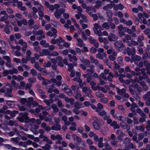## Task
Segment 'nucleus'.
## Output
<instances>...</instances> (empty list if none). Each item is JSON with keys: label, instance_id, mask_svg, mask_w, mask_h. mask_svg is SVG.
Instances as JSON below:
<instances>
[{"label": "nucleus", "instance_id": "1", "mask_svg": "<svg viewBox=\"0 0 150 150\" xmlns=\"http://www.w3.org/2000/svg\"><path fill=\"white\" fill-rule=\"evenodd\" d=\"M93 25L94 27L93 28V30L95 34L98 35L99 36H102L103 35L105 36H107L108 35V33L106 31H104L103 33L101 32V30H103L102 28L98 23H95Z\"/></svg>", "mask_w": 150, "mask_h": 150}, {"label": "nucleus", "instance_id": "2", "mask_svg": "<svg viewBox=\"0 0 150 150\" xmlns=\"http://www.w3.org/2000/svg\"><path fill=\"white\" fill-rule=\"evenodd\" d=\"M42 114L44 116L42 115H40L39 116V117L41 120L44 119L45 121L49 122L50 124H53V122L51 121L53 117L51 115H48V113L46 111H43L42 112Z\"/></svg>", "mask_w": 150, "mask_h": 150}, {"label": "nucleus", "instance_id": "3", "mask_svg": "<svg viewBox=\"0 0 150 150\" xmlns=\"http://www.w3.org/2000/svg\"><path fill=\"white\" fill-rule=\"evenodd\" d=\"M33 100V98L30 97L28 98L27 100L25 98H21L20 99V101L22 105L25 104L27 106L30 107L31 105L32 101Z\"/></svg>", "mask_w": 150, "mask_h": 150}, {"label": "nucleus", "instance_id": "4", "mask_svg": "<svg viewBox=\"0 0 150 150\" xmlns=\"http://www.w3.org/2000/svg\"><path fill=\"white\" fill-rule=\"evenodd\" d=\"M20 115L21 117H17V119L19 121L23 122L24 120L25 121H27L28 119V114L27 113H21Z\"/></svg>", "mask_w": 150, "mask_h": 150}, {"label": "nucleus", "instance_id": "5", "mask_svg": "<svg viewBox=\"0 0 150 150\" xmlns=\"http://www.w3.org/2000/svg\"><path fill=\"white\" fill-rule=\"evenodd\" d=\"M65 11V9L63 8L56 9L54 13L55 17L57 19L60 18L62 14L64 13Z\"/></svg>", "mask_w": 150, "mask_h": 150}, {"label": "nucleus", "instance_id": "6", "mask_svg": "<svg viewBox=\"0 0 150 150\" xmlns=\"http://www.w3.org/2000/svg\"><path fill=\"white\" fill-rule=\"evenodd\" d=\"M115 48L117 50L121 51L122 50V48L123 47L124 45L121 41H118L114 43Z\"/></svg>", "mask_w": 150, "mask_h": 150}, {"label": "nucleus", "instance_id": "7", "mask_svg": "<svg viewBox=\"0 0 150 150\" xmlns=\"http://www.w3.org/2000/svg\"><path fill=\"white\" fill-rule=\"evenodd\" d=\"M143 98L145 100H146V104L147 105H150V91L147 92L146 94L144 95Z\"/></svg>", "mask_w": 150, "mask_h": 150}, {"label": "nucleus", "instance_id": "8", "mask_svg": "<svg viewBox=\"0 0 150 150\" xmlns=\"http://www.w3.org/2000/svg\"><path fill=\"white\" fill-rule=\"evenodd\" d=\"M64 42V40L61 37L57 39V43L60 49H62L63 48V46L62 44Z\"/></svg>", "mask_w": 150, "mask_h": 150}, {"label": "nucleus", "instance_id": "9", "mask_svg": "<svg viewBox=\"0 0 150 150\" xmlns=\"http://www.w3.org/2000/svg\"><path fill=\"white\" fill-rule=\"evenodd\" d=\"M18 43L23 46L22 48V51L24 52L26 50V48L27 47V43L25 42L24 41L23 39H21L19 40Z\"/></svg>", "mask_w": 150, "mask_h": 150}, {"label": "nucleus", "instance_id": "10", "mask_svg": "<svg viewBox=\"0 0 150 150\" xmlns=\"http://www.w3.org/2000/svg\"><path fill=\"white\" fill-rule=\"evenodd\" d=\"M62 88L67 93L68 95L71 96L72 94V92L71 90L68 88L66 84L64 83L62 85Z\"/></svg>", "mask_w": 150, "mask_h": 150}, {"label": "nucleus", "instance_id": "11", "mask_svg": "<svg viewBox=\"0 0 150 150\" xmlns=\"http://www.w3.org/2000/svg\"><path fill=\"white\" fill-rule=\"evenodd\" d=\"M94 71L92 69H87V71L88 72L87 74L88 77L86 79V81L88 83H90L91 82V80L92 79L91 78V75L94 72Z\"/></svg>", "mask_w": 150, "mask_h": 150}, {"label": "nucleus", "instance_id": "12", "mask_svg": "<svg viewBox=\"0 0 150 150\" xmlns=\"http://www.w3.org/2000/svg\"><path fill=\"white\" fill-rule=\"evenodd\" d=\"M33 33L34 35H41L42 38H45V35L42 30H40L38 31L33 30Z\"/></svg>", "mask_w": 150, "mask_h": 150}, {"label": "nucleus", "instance_id": "13", "mask_svg": "<svg viewBox=\"0 0 150 150\" xmlns=\"http://www.w3.org/2000/svg\"><path fill=\"white\" fill-rule=\"evenodd\" d=\"M16 21L17 23V25L19 26H21L22 25V24L25 25H27L28 22L25 19H23L19 21L18 19H16Z\"/></svg>", "mask_w": 150, "mask_h": 150}, {"label": "nucleus", "instance_id": "14", "mask_svg": "<svg viewBox=\"0 0 150 150\" xmlns=\"http://www.w3.org/2000/svg\"><path fill=\"white\" fill-rule=\"evenodd\" d=\"M72 138L74 141L77 143H80L82 141L81 138L75 134L71 135Z\"/></svg>", "mask_w": 150, "mask_h": 150}, {"label": "nucleus", "instance_id": "15", "mask_svg": "<svg viewBox=\"0 0 150 150\" xmlns=\"http://www.w3.org/2000/svg\"><path fill=\"white\" fill-rule=\"evenodd\" d=\"M113 117L116 119L123 121L124 116L120 115L118 112H116L114 115Z\"/></svg>", "mask_w": 150, "mask_h": 150}, {"label": "nucleus", "instance_id": "16", "mask_svg": "<svg viewBox=\"0 0 150 150\" xmlns=\"http://www.w3.org/2000/svg\"><path fill=\"white\" fill-rule=\"evenodd\" d=\"M97 90L98 91H101L104 93H106L107 92V90H109L110 88L109 86L108 85H105V87H100L98 86Z\"/></svg>", "mask_w": 150, "mask_h": 150}, {"label": "nucleus", "instance_id": "17", "mask_svg": "<svg viewBox=\"0 0 150 150\" xmlns=\"http://www.w3.org/2000/svg\"><path fill=\"white\" fill-rule=\"evenodd\" d=\"M108 39L110 41H112L117 40L118 39V37L116 35L110 33L109 35L108 36Z\"/></svg>", "mask_w": 150, "mask_h": 150}, {"label": "nucleus", "instance_id": "18", "mask_svg": "<svg viewBox=\"0 0 150 150\" xmlns=\"http://www.w3.org/2000/svg\"><path fill=\"white\" fill-rule=\"evenodd\" d=\"M12 28L9 24H6V27L4 29V32L8 34L10 33L11 31L12 30Z\"/></svg>", "mask_w": 150, "mask_h": 150}, {"label": "nucleus", "instance_id": "19", "mask_svg": "<svg viewBox=\"0 0 150 150\" xmlns=\"http://www.w3.org/2000/svg\"><path fill=\"white\" fill-rule=\"evenodd\" d=\"M89 136L91 138L93 137L95 141L96 142H97V140L99 139L98 136L96 134L94 133L92 131H91L89 132Z\"/></svg>", "mask_w": 150, "mask_h": 150}, {"label": "nucleus", "instance_id": "20", "mask_svg": "<svg viewBox=\"0 0 150 150\" xmlns=\"http://www.w3.org/2000/svg\"><path fill=\"white\" fill-rule=\"evenodd\" d=\"M17 6L18 8L23 11H25L26 8L25 6H23V4L21 1H18L17 2Z\"/></svg>", "mask_w": 150, "mask_h": 150}, {"label": "nucleus", "instance_id": "21", "mask_svg": "<svg viewBox=\"0 0 150 150\" xmlns=\"http://www.w3.org/2000/svg\"><path fill=\"white\" fill-rule=\"evenodd\" d=\"M127 54L129 55H134L135 54V50L133 48L130 49L128 47L127 48Z\"/></svg>", "mask_w": 150, "mask_h": 150}, {"label": "nucleus", "instance_id": "22", "mask_svg": "<svg viewBox=\"0 0 150 150\" xmlns=\"http://www.w3.org/2000/svg\"><path fill=\"white\" fill-rule=\"evenodd\" d=\"M8 15H4L3 17L1 18L0 20L2 21H4L6 24H9V20H8Z\"/></svg>", "mask_w": 150, "mask_h": 150}, {"label": "nucleus", "instance_id": "23", "mask_svg": "<svg viewBox=\"0 0 150 150\" xmlns=\"http://www.w3.org/2000/svg\"><path fill=\"white\" fill-rule=\"evenodd\" d=\"M10 22L13 25L15 26L14 28V31L16 32L19 31V29L18 27L16 26L17 24L16 21L13 19L11 20Z\"/></svg>", "mask_w": 150, "mask_h": 150}, {"label": "nucleus", "instance_id": "24", "mask_svg": "<svg viewBox=\"0 0 150 150\" xmlns=\"http://www.w3.org/2000/svg\"><path fill=\"white\" fill-rule=\"evenodd\" d=\"M73 80L74 81H78L79 84L80 86H83L84 85H86V82H84L83 83H82V80L80 78L78 77L75 78L73 79Z\"/></svg>", "mask_w": 150, "mask_h": 150}, {"label": "nucleus", "instance_id": "25", "mask_svg": "<svg viewBox=\"0 0 150 150\" xmlns=\"http://www.w3.org/2000/svg\"><path fill=\"white\" fill-rule=\"evenodd\" d=\"M50 137L51 139L53 140L55 139H57L58 140H62V136L59 135H51Z\"/></svg>", "mask_w": 150, "mask_h": 150}, {"label": "nucleus", "instance_id": "26", "mask_svg": "<svg viewBox=\"0 0 150 150\" xmlns=\"http://www.w3.org/2000/svg\"><path fill=\"white\" fill-rule=\"evenodd\" d=\"M96 57L99 59H103L104 57H107V54L105 53H103L102 54L98 53L97 54Z\"/></svg>", "mask_w": 150, "mask_h": 150}, {"label": "nucleus", "instance_id": "27", "mask_svg": "<svg viewBox=\"0 0 150 150\" xmlns=\"http://www.w3.org/2000/svg\"><path fill=\"white\" fill-rule=\"evenodd\" d=\"M49 52L48 50L46 49H43L42 52H40V54L41 56L44 55H50Z\"/></svg>", "mask_w": 150, "mask_h": 150}, {"label": "nucleus", "instance_id": "28", "mask_svg": "<svg viewBox=\"0 0 150 150\" xmlns=\"http://www.w3.org/2000/svg\"><path fill=\"white\" fill-rule=\"evenodd\" d=\"M29 111L32 113H35V115L37 116L38 117H39V116L40 115H42L41 114H38V113L40 112V110L38 108H36L34 111L33 110H30Z\"/></svg>", "mask_w": 150, "mask_h": 150}, {"label": "nucleus", "instance_id": "29", "mask_svg": "<svg viewBox=\"0 0 150 150\" xmlns=\"http://www.w3.org/2000/svg\"><path fill=\"white\" fill-rule=\"evenodd\" d=\"M51 23L52 25L56 28H59L60 27V24L55 20H52L51 22Z\"/></svg>", "mask_w": 150, "mask_h": 150}, {"label": "nucleus", "instance_id": "30", "mask_svg": "<svg viewBox=\"0 0 150 150\" xmlns=\"http://www.w3.org/2000/svg\"><path fill=\"white\" fill-rule=\"evenodd\" d=\"M90 85L91 86L93 90H97L98 87V86H96V83L93 81H92L90 83Z\"/></svg>", "mask_w": 150, "mask_h": 150}, {"label": "nucleus", "instance_id": "31", "mask_svg": "<svg viewBox=\"0 0 150 150\" xmlns=\"http://www.w3.org/2000/svg\"><path fill=\"white\" fill-rule=\"evenodd\" d=\"M103 140V138L102 137H100L97 140V142H99L98 144V147L100 148H102L103 146V144L102 143Z\"/></svg>", "mask_w": 150, "mask_h": 150}, {"label": "nucleus", "instance_id": "32", "mask_svg": "<svg viewBox=\"0 0 150 150\" xmlns=\"http://www.w3.org/2000/svg\"><path fill=\"white\" fill-rule=\"evenodd\" d=\"M61 129V125L59 123H57L55 126H53L51 127L52 130L55 131H58Z\"/></svg>", "mask_w": 150, "mask_h": 150}, {"label": "nucleus", "instance_id": "33", "mask_svg": "<svg viewBox=\"0 0 150 150\" xmlns=\"http://www.w3.org/2000/svg\"><path fill=\"white\" fill-rule=\"evenodd\" d=\"M71 126L69 127V129L72 131H75L76 130V124L74 122H73L71 124Z\"/></svg>", "mask_w": 150, "mask_h": 150}, {"label": "nucleus", "instance_id": "34", "mask_svg": "<svg viewBox=\"0 0 150 150\" xmlns=\"http://www.w3.org/2000/svg\"><path fill=\"white\" fill-rule=\"evenodd\" d=\"M93 126L95 129L99 130L100 129V126L98 122H93L92 123Z\"/></svg>", "mask_w": 150, "mask_h": 150}, {"label": "nucleus", "instance_id": "35", "mask_svg": "<svg viewBox=\"0 0 150 150\" xmlns=\"http://www.w3.org/2000/svg\"><path fill=\"white\" fill-rule=\"evenodd\" d=\"M11 83L13 87L16 89L21 88V86L18 83H16L15 81L14 80H12L11 81Z\"/></svg>", "mask_w": 150, "mask_h": 150}, {"label": "nucleus", "instance_id": "36", "mask_svg": "<svg viewBox=\"0 0 150 150\" xmlns=\"http://www.w3.org/2000/svg\"><path fill=\"white\" fill-rule=\"evenodd\" d=\"M116 89L118 94L120 95H123L125 92V90L124 88L120 89L118 87H117Z\"/></svg>", "mask_w": 150, "mask_h": 150}, {"label": "nucleus", "instance_id": "37", "mask_svg": "<svg viewBox=\"0 0 150 150\" xmlns=\"http://www.w3.org/2000/svg\"><path fill=\"white\" fill-rule=\"evenodd\" d=\"M77 145V144H73L72 143H70L69 146L71 149H74L76 148L77 150H80V148L78 146H75V145Z\"/></svg>", "mask_w": 150, "mask_h": 150}, {"label": "nucleus", "instance_id": "38", "mask_svg": "<svg viewBox=\"0 0 150 150\" xmlns=\"http://www.w3.org/2000/svg\"><path fill=\"white\" fill-rule=\"evenodd\" d=\"M110 116L108 115H106L104 117V120L106 121L109 124H111L112 122V120L110 118Z\"/></svg>", "mask_w": 150, "mask_h": 150}, {"label": "nucleus", "instance_id": "39", "mask_svg": "<svg viewBox=\"0 0 150 150\" xmlns=\"http://www.w3.org/2000/svg\"><path fill=\"white\" fill-rule=\"evenodd\" d=\"M133 86L134 87L133 89L134 91H136L137 89L139 92L141 91V88L138 86V84L137 83H134L133 85Z\"/></svg>", "mask_w": 150, "mask_h": 150}, {"label": "nucleus", "instance_id": "40", "mask_svg": "<svg viewBox=\"0 0 150 150\" xmlns=\"http://www.w3.org/2000/svg\"><path fill=\"white\" fill-rule=\"evenodd\" d=\"M80 59L83 63L85 64H89L90 63V62L89 60L87 59H85L83 57H80Z\"/></svg>", "mask_w": 150, "mask_h": 150}, {"label": "nucleus", "instance_id": "41", "mask_svg": "<svg viewBox=\"0 0 150 150\" xmlns=\"http://www.w3.org/2000/svg\"><path fill=\"white\" fill-rule=\"evenodd\" d=\"M124 7L123 5L121 4H119L118 5H115L114 6V9L116 11L118 10H122Z\"/></svg>", "mask_w": 150, "mask_h": 150}, {"label": "nucleus", "instance_id": "42", "mask_svg": "<svg viewBox=\"0 0 150 150\" xmlns=\"http://www.w3.org/2000/svg\"><path fill=\"white\" fill-rule=\"evenodd\" d=\"M77 41L78 42L77 45L79 47H82L85 46V44L83 43V41L81 38H79V39H78Z\"/></svg>", "mask_w": 150, "mask_h": 150}, {"label": "nucleus", "instance_id": "43", "mask_svg": "<svg viewBox=\"0 0 150 150\" xmlns=\"http://www.w3.org/2000/svg\"><path fill=\"white\" fill-rule=\"evenodd\" d=\"M110 125L113 127L114 129H119L120 128V126L117 124V122L116 121H113L110 124Z\"/></svg>", "mask_w": 150, "mask_h": 150}, {"label": "nucleus", "instance_id": "44", "mask_svg": "<svg viewBox=\"0 0 150 150\" xmlns=\"http://www.w3.org/2000/svg\"><path fill=\"white\" fill-rule=\"evenodd\" d=\"M113 6H114V4L113 2H112L111 4H108L106 6H104L103 7V9L104 10H107L108 9L112 8Z\"/></svg>", "mask_w": 150, "mask_h": 150}, {"label": "nucleus", "instance_id": "45", "mask_svg": "<svg viewBox=\"0 0 150 150\" xmlns=\"http://www.w3.org/2000/svg\"><path fill=\"white\" fill-rule=\"evenodd\" d=\"M117 56V53L113 54L112 55H109V58L110 60L111 61H114L116 59V57Z\"/></svg>", "mask_w": 150, "mask_h": 150}, {"label": "nucleus", "instance_id": "46", "mask_svg": "<svg viewBox=\"0 0 150 150\" xmlns=\"http://www.w3.org/2000/svg\"><path fill=\"white\" fill-rule=\"evenodd\" d=\"M103 105L101 104L100 103H98L97 104V107L96 109V112H98L103 109Z\"/></svg>", "mask_w": 150, "mask_h": 150}, {"label": "nucleus", "instance_id": "47", "mask_svg": "<svg viewBox=\"0 0 150 150\" xmlns=\"http://www.w3.org/2000/svg\"><path fill=\"white\" fill-rule=\"evenodd\" d=\"M40 44L42 45L44 47H47L49 46V44L47 43L46 40H42L40 42Z\"/></svg>", "mask_w": 150, "mask_h": 150}, {"label": "nucleus", "instance_id": "48", "mask_svg": "<svg viewBox=\"0 0 150 150\" xmlns=\"http://www.w3.org/2000/svg\"><path fill=\"white\" fill-rule=\"evenodd\" d=\"M137 107L136 104L135 103H133L132 104L131 107V111L133 112L134 113L135 111V108Z\"/></svg>", "mask_w": 150, "mask_h": 150}, {"label": "nucleus", "instance_id": "49", "mask_svg": "<svg viewBox=\"0 0 150 150\" xmlns=\"http://www.w3.org/2000/svg\"><path fill=\"white\" fill-rule=\"evenodd\" d=\"M43 101L47 105L49 106L51 103L53 102V100L51 99L48 100L47 99H45Z\"/></svg>", "mask_w": 150, "mask_h": 150}, {"label": "nucleus", "instance_id": "50", "mask_svg": "<svg viewBox=\"0 0 150 150\" xmlns=\"http://www.w3.org/2000/svg\"><path fill=\"white\" fill-rule=\"evenodd\" d=\"M34 67L39 71H41L42 70V68L39 66V64L37 62H35Z\"/></svg>", "mask_w": 150, "mask_h": 150}, {"label": "nucleus", "instance_id": "51", "mask_svg": "<svg viewBox=\"0 0 150 150\" xmlns=\"http://www.w3.org/2000/svg\"><path fill=\"white\" fill-rule=\"evenodd\" d=\"M13 69L12 70H10V74L12 75L14 74H17L18 73V70L14 67L13 68Z\"/></svg>", "mask_w": 150, "mask_h": 150}, {"label": "nucleus", "instance_id": "52", "mask_svg": "<svg viewBox=\"0 0 150 150\" xmlns=\"http://www.w3.org/2000/svg\"><path fill=\"white\" fill-rule=\"evenodd\" d=\"M79 23L81 24V26L82 28L83 29H86V28H88V25L87 24H84L83 23V21L82 20H79Z\"/></svg>", "mask_w": 150, "mask_h": 150}, {"label": "nucleus", "instance_id": "53", "mask_svg": "<svg viewBox=\"0 0 150 150\" xmlns=\"http://www.w3.org/2000/svg\"><path fill=\"white\" fill-rule=\"evenodd\" d=\"M115 136L114 134H112L111 137H109L108 139H105L104 140L106 141L107 142L108 141H110L111 140H115Z\"/></svg>", "mask_w": 150, "mask_h": 150}, {"label": "nucleus", "instance_id": "54", "mask_svg": "<svg viewBox=\"0 0 150 150\" xmlns=\"http://www.w3.org/2000/svg\"><path fill=\"white\" fill-rule=\"evenodd\" d=\"M90 59L92 63H95L96 65H97L98 64V61L97 60L95 59L93 56H90Z\"/></svg>", "mask_w": 150, "mask_h": 150}, {"label": "nucleus", "instance_id": "55", "mask_svg": "<svg viewBox=\"0 0 150 150\" xmlns=\"http://www.w3.org/2000/svg\"><path fill=\"white\" fill-rule=\"evenodd\" d=\"M91 90L90 88L86 87H83L82 88V91L84 93L88 92L90 93L91 92Z\"/></svg>", "mask_w": 150, "mask_h": 150}, {"label": "nucleus", "instance_id": "56", "mask_svg": "<svg viewBox=\"0 0 150 150\" xmlns=\"http://www.w3.org/2000/svg\"><path fill=\"white\" fill-rule=\"evenodd\" d=\"M98 114L101 116H105L107 115V112L104 110L100 111L98 112H97Z\"/></svg>", "mask_w": 150, "mask_h": 150}, {"label": "nucleus", "instance_id": "57", "mask_svg": "<svg viewBox=\"0 0 150 150\" xmlns=\"http://www.w3.org/2000/svg\"><path fill=\"white\" fill-rule=\"evenodd\" d=\"M132 60L134 61H139L141 60V57L138 55H136L134 57H132Z\"/></svg>", "mask_w": 150, "mask_h": 150}, {"label": "nucleus", "instance_id": "58", "mask_svg": "<svg viewBox=\"0 0 150 150\" xmlns=\"http://www.w3.org/2000/svg\"><path fill=\"white\" fill-rule=\"evenodd\" d=\"M42 148L44 150H50L51 146L49 144H46L44 146H42Z\"/></svg>", "mask_w": 150, "mask_h": 150}, {"label": "nucleus", "instance_id": "59", "mask_svg": "<svg viewBox=\"0 0 150 150\" xmlns=\"http://www.w3.org/2000/svg\"><path fill=\"white\" fill-rule=\"evenodd\" d=\"M82 103H79L78 102H76L74 104V106L75 108L79 109L81 108Z\"/></svg>", "mask_w": 150, "mask_h": 150}, {"label": "nucleus", "instance_id": "60", "mask_svg": "<svg viewBox=\"0 0 150 150\" xmlns=\"http://www.w3.org/2000/svg\"><path fill=\"white\" fill-rule=\"evenodd\" d=\"M51 80L54 83H56V85L58 86H59L61 85V82L60 81H59L57 82V80L55 79L52 78L51 79Z\"/></svg>", "mask_w": 150, "mask_h": 150}, {"label": "nucleus", "instance_id": "61", "mask_svg": "<svg viewBox=\"0 0 150 150\" xmlns=\"http://www.w3.org/2000/svg\"><path fill=\"white\" fill-rule=\"evenodd\" d=\"M102 27L105 28L106 29H108L110 28V26L107 22L104 23L102 25Z\"/></svg>", "mask_w": 150, "mask_h": 150}, {"label": "nucleus", "instance_id": "62", "mask_svg": "<svg viewBox=\"0 0 150 150\" xmlns=\"http://www.w3.org/2000/svg\"><path fill=\"white\" fill-rule=\"evenodd\" d=\"M107 53L108 54H115V53H116V52L113 49L111 48L108 50Z\"/></svg>", "mask_w": 150, "mask_h": 150}, {"label": "nucleus", "instance_id": "63", "mask_svg": "<svg viewBox=\"0 0 150 150\" xmlns=\"http://www.w3.org/2000/svg\"><path fill=\"white\" fill-rule=\"evenodd\" d=\"M135 128L137 130H140L141 132H143L144 130V127L142 126H136Z\"/></svg>", "mask_w": 150, "mask_h": 150}, {"label": "nucleus", "instance_id": "64", "mask_svg": "<svg viewBox=\"0 0 150 150\" xmlns=\"http://www.w3.org/2000/svg\"><path fill=\"white\" fill-rule=\"evenodd\" d=\"M6 66L8 68H13L14 67V65L11 64L10 62H7L6 63Z\"/></svg>", "mask_w": 150, "mask_h": 150}]
</instances>
